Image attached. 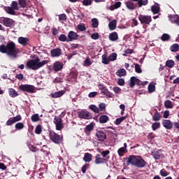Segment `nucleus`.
I'll list each match as a JSON object with an SVG mask.
<instances>
[{"label": "nucleus", "mask_w": 179, "mask_h": 179, "mask_svg": "<svg viewBox=\"0 0 179 179\" xmlns=\"http://www.w3.org/2000/svg\"><path fill=\"white\" fill-rule=\"evenodd\" d=\"M0 52L7 54L10 58H16L20 52V49L16 47L15 42L9 41L6 45H0Z\"/></svg>", "instance_id": "1"}, {"label": "nucleus", "mask_w": 179, "mask_h": 179, "mask_svg": "<svg viewBox=\"0 0 179 179\" xmlns=\"http://www.w3.org/2000/svg\"><path fill=\"white\" fill-rule=\"evenodd\" d=\"M127 166H134L135 167H137V169H143V167L146 166V164H148V162L142 158L141 156L138 155H130L128 158H126Z\"/></svg>", "instance_id": "2"}, {"label": "nucleus", "mask_w": 179, "mask_h": 179, "mask_svg": "<svg viewBox=\"0 0 179 179\" xmlns=\"http://www.w3.org/2000/svg\"><path fill=\"white\" fill-rule=\"evenodd\" d=\"M47 64H48V60H43L42 62H40V58L36 57L35 59H32L27 62L26 69L37 71V69L43 68L44 65H47Z\"/></svg>", "instance_id": "3"}, {"label": "nucleus", "mask_w": 179, "mask_h": 179, "mask_svg": "<svg viewBox=\"0 0 179 179\" xmlns=\"http://www.w3.org/2000/svg\"><path fill=\"white\" fill-rule=\"evenodd\" d=\"M49 139L56 145H59L60 143H62L64 141V138L54 131H50Z\"/></svg>", "instance_id": "4"}, {"label": "nucleus", "mask_w": 179, "mask_h": 179, "mask_svg": "<svg viewBox=\"0 0 179 179\" xmlns=\"http://www.w3.org/2000/svg\"><path fill=\"white\" fill-rule=\"evenodd\" d=\"M19 90L26 93H36V87L31 85H21L19 86Z\"/></svg>", "instance_id": "5"}, {"label": "nucleus", "mask_w": 179, "mask_h": 179, "mask_svg": "<svg viewBox=\"0 0 179 179\" xmlns=\"http://www.w3.org/2000/svg\"><path fill=\"white\" fill-rule=\"evenodd\" d=\"M96 137L99 142H104V141L107 139V133H106V130L101 129H96Z\"/></svg>", "instance_id": "6"}, {"label": "nucleus", "mask_w": 179, "mask_h": 179, "mask_svg": "<svg viewBox=\"0 0 179 179\" xmlns=\"http://www.w3.org/2000/svg\"><path fill=\"white\" fill-rule=\"evenodd\" d=\"M138 20H140L141 24L149 26L152 22V16L140 14L138 15Z\"/></svg>", "instance_id": "7"}, {"label": "nucleus", "mask_w": 179, "mask_h": 179, "mask_svg": "<svg viewBox=\"0 0 179 179\" xmlns=\"http://www.w3.org/2000/svg\"><path fill=\"white\" fill-rule=\"evenodd\" d=\"M19 121H22V115H20L13 117H10L6 122V125H7V127H10V125H13V124L19 122Z\"/></svg>", "instance_id": "8"}, {"label": "nucleus", "mask_w": 179, "mask_h": 179, "mask_svg": "<svg viewBox=\"0 0 179 179\" xmlns=\"http://www.w3.org/2000/svg\"><path fill=\"white\" fill-rule=\"evenodd\" d=\"M54 124L56 125L57 131H62L64 129V124H62V119L61 117H55L54 118Z\"/></svg>", "instance_id": "9"}, {"label": "nucleus", "mask_w": 179, "mask_h": 179, "mask_svg": "<svg viewBox=\"0 0 179 179\" xmlns=\"http://www.w3.org/2000/svg\"><path fill=\"white\" fill-rule=\"evenodd\" d=\"M79 118H83L84 120H90L92 118V115L90 112L86 110H80L78 113Z\"/></svg>", "instance_id": "10"}, {"label": "nucleus", "mask_w": 179, "mask_h": 179, "mask_svg": "<svg viewBox=\"0 0 179 179\" xmlns=\"http://www.w3.org/2000/svg\"><path fill=\"white\" fill-rule=\"evenodd\" d=\"M50 55L52 58H57L62 55V50L59 48H55L50 51Z\"/></svg>", "instance_id": "11"}, {"label": "nucleus", "mask_w": 179, "mask_h": 179, "mask_svg": "<svg viewBox=\"0 0 179 179\" xmlns=\"http://www.w3.org/2000/svg\"><path fill=\"white\" fill-rule=\"evenodd\" d=\"M78 38H79V34H78V33L73 31H70L68 34L67 42L78 40Z\"/></svg>", "instance_id": "12"}, {"label": "nucleus", "mask_w": 179, "mask_h": 179, "mask_svg": "<svg viewBox=\"0 0 179 179\" xmlns=\"http://www.w3.org/2000/svg\"><path fill=\"white\" fill-rule=\"evenodd\" d=\"M151 155L154 157V159H155V160H160V159H163V157H164L162 150L158 151L154 150L152 152Z\"/></svg>", "instance_id": "13"}, {"label": "nucleus", "mask_w": 179, "mask_h": 179, "mask_svg": "<svg viewBox=\"0 0 179 179\" xmlns=\"http://www.w3.org/2000/svg\"><path fill=\"white\" fill-rule=\"evenodd\" d=\"M2 22L6 27H12L15 23V21L9 17H3Z\"/></svg>", "instance_id": "14"}, {"label": "nucleus", "mask_w": 179, "mask_h": 179, "mask_svg": "<svg viewBox=\"0 0 179 179\" xmlns=\"http://www.w3.org/2000/svg\"><path fill=\"white\" fill-rule=\"evenodd\" d=\"M162 125L164 128L168 130L173 129V124L171 122L170 120H162Z\"/></svg>", "instance_id": "15"}, {"label": "nucleus", "mask_w": 179, "mask_h": 179, "mask_svg": "<svg viewBox=\"0 0 179 179\" xmlns=\"http://www.w3.org/2000/svg\"><path fill=\"white\" fill-rule=\"evenodd\" d=\"M141 80L137 78L135 76L131 77L130 78V83H129V87H134L135 85H137L138 86H141Z\"/></svg>", "instance_id": "16"}, {"label": "nucleus", "mask_w": 179, "mask_h": 179, "mask_svg": "<svg viewBox=\"0 0 179 179\" xmlns=\"http://www.w3.org/2000/svg\"><path fill=\"white\" fill-rule=\"evenodd\" d=\"M107 163V159L101 157L100 154H96L95 156V164H104Z\"/></svg>", "instance_id": "17"}, {"label": "nucleus", "mask_w": 179, "mask_h": 179, "mask_svg": "<svg viewBox=\"0 0 179 179\" xmlns=\"http://www.w3.org/2000/svg\"><path fill=\"white\" fill-rule=\"evenodd\" d=\"M64 68V64L61 62H55L53 64V71L55 72H59Z\"/></svg>", "instance_id": "18"}, {"label": "nucleus", "mask_w": 179, "mask_h": 179, "mask_svg": "<svg viewBox=\"0 0 179 179\" xmlns=\"http://www.w3.org/2000/svg\"><path fill=\"white\" fill-rule=\"evenodd\" d=\"M17 41L19 44H21V45H23V47H26L27 44H29V38L20 36L18 38Z\"/></svg>", "instance_id": "19"}, {"label": "nucleus", "mask_w": 179, "mask_h": 179, "mask_svg": "<svg viewBox=\"0 0 179 179\" xmlns=\"http://www.w3.org/2000/svg\"><path fill=\"white\" fill-rule=\"evenodd\" d=\"M65 94V91L61 90L50 94V97L52 99H58V97H62Z\"/></svg>", "instance_id": "20"}, {"label": "nucleus", "mask_w": 179, "mask_h": 179, "mask_svg": "<svg viewBox=\"0 0 179 179\" xmlns=\"http://www.w3.org/2000/svg\"><path fill=\"white\" fill-rule=\"evenodd\" d=\"M78 78V74L74 71H71L67 78L69 82H76V79Z\"/></svg>", "instance_id": "21"}, {"label": "nucleus", "mask_w": 179, "mask_h": 179, "mask_svg": "<svg viewBox=\"0 0 179 179\" xmlns=\"http://www.w3.org/2000/svg\"><path fill=\"white\" fill-rule=\"evenodd\" d=\"M133 2H137L138 8H142V6H146L149 3L148 0H131Z\"/></svg>", "instance_id": "22"}, {"label": "nucleus", "mask_w": 179, "mask_h": 179, "mask_svg": "<svg viewBox=\"0 0 179 179\" xmlns=\"http://www.w3.org/2000/svg\"><path fill=\"white\" fill-rule=\"evenodd\" d=\"M83 160L85 162V163H90V162L93 160V155L89 152H87L84 155Z\"/></svg>", "instance_id": "23"}, {"label": "nucleus", "mask_w": 179, "mask_h": 179, "mask_svg": "<svg viewBox=\"0 0 179 179\" xmlns=\"http://www.w3.org/2000/svg\"><path fill=\"white\" fill-rule=\"evenodd\" d=\"M102 94H104V96H106V97H108L109 99H113L114 95L113 93H111L110 91H108V89H107L106 87L101 92Z\"/></svg>", "instance_id": "24"}, {"label": "nucleus", "mask_w": 179, "mask_h": 179, "mask_svg": "<svg viewBox=\"0 0 179 179\" xmlns=\"http://www.w3.org/2000/svg\"><path fill=\"white\" fill-rule=\"evenodd\" d=\"M127 8V9H130V10H134V9H135V8H136V5L132 2V1H127L126 2H124Z\"/></svg>", "instance_id": "25"}, {"label": "nucleus", "mask_w": 179, "mask_h": 179, "mask_svg": "<svg viewBox=\"0 0 179 179\" xmlns=\"http://www.w3.org/2000/svg\"><path fill=\"white\" fill-rule=\"evenodd\" d=\"M108 38L110 41H117L118 40V33L114 31L109 34Z\"/></svg>", "instance_id": "26"}, {"label": "nucleus", "mask_w": 179, "mask_h": 179, "mask_svg": "<svg viewBox=\"0 0 179 179\" xmlns=\"http://www.w3.org/2000/svg\"><path fill=\"white\" fill-rule=\"evenodd\" d=\"M94 128V126L92 123L88 124V125H87L85 127V128L84 129L85 134H86V135H90L91 131H93Z\"/></svg>", "instance_id": "27"}, {"label": "nucleus", "mask_w": 179, "mask_h": 179, "mask_svg": "<svg viewBox=\"0 0 179 179\" xmlns=\"http://www.w3.org/2000/svg\"><path fill=\"white\" fill-rule=\"evenodd\" d=\"M160 120H162V114H160V113L155 109V112L152 116V121L157 122L160 121Z\"/></svg>", "instance_id": "28"}, {"label": "nucleus", "mask_w": 179, "mask_h": 179, "mask_svg": "<svg viewBox=\"0 0 179 179\" xmlns=\"http://www.w3.org/2000/svg\"><path fill=\"white\" fill-rule=\"evenodd\" d=\"M108 120H110V117L106 115H102L99 117L100 124H106V122H108Z\"/></svg>", "instance_id": "29"}, {"label": "nucleus", "mask_w": 179, "mask_h": 179, "mask_svg": "<svg viewBox=\"0 0 179 179\" xmlns=\"http://www.w3.org/2000/svg\"><path fill=\"white\" fill-rule=\"evenodd\" d=\"M108 27L110 30H115L117 29V20H113L109 22Z\"/></svg>", "instance_id": "30"}, {"label": "nucleus", "mask_w": 179, "mask_h": 179, "mask_svg": "<svg viewBox=\"0 0 179 179\" xmlns=\"http://www.w3.org/2000/svg\"><path fill=\"white\" fill-rule=\"evenodd\" d=\"M117 76H120V78L122 76H127V71L124 69H120L116 72Z\"/></svg>", "instance_id": "31"}, {"label": "nucleus", "mask_w": 179, "mask_h": 179, "mask_svg": "<svg viewBox=\"0 0 179 179\" xmlns=\"http://www.w3.org/2000/svg\"><path fill=\"white\" fill-rule=\"evenodd\" d=\"M8 94L10 96V97H17L19 96V94H17V92L13 88H10L8 90Z\"/></svg>", "instance_id": "32"}, {"label": "nucleus", "mask_w": 179, "mask_h": 179, "mask_svg": "<svg viewBox=\"0 0 179 179\" xmlns=\"http://www.w3.org/2000/svg\"><path fill=\"white\" fill-rule=\"evenodd\" d=\"M5 10L7 13H8V15H16V12L15 11V10L12 8V7H5Z\"/></svg>", "instance_id": "33"}, {"label": "nucleus", "mask_w": 179, "mask_h": 179, "mask_svg": "<svg viewBox=\"0 0 179 179\" xmlns=\"http://www.w3.org/2000/svg\"><path fill=\"white\" fill-rule=\"evenodd\" d=\"M170 50L171 52H178L179 51V45L178 43H174L170 47Z\"/></svg>", "instance_id": "34"}, {"label": "nucleus", "mask_w": 179, "mask_h": 179, "mask_svg": "<svg viewBox=\"0 0 179 179\" xmlns=\"http://www.w3.org/2000/svg\"><path fill=\"white\" fill-rule=\"evenodd\" d=\"M151 11L152 12V13L154 15H157V13H159V12H160V7H159L158 6H152L151 7Z\"/></svg>", "instance_id": "35"}, {"label": "nucleus", "mask_w": 179, "mask_h": 179, "mask_svg": "<svg viewBox=\"0 0 179 179\" xmlns=\"http://www.w3.org/2000/svg\"><path fill=\"white\" fill-rule=\"evenodd\" d=\"M160 127H162L160 122H155L152 124V129L156 131V129H160Z\"/></svg>", "instance_id": "36"}, {"label": "nucleus", "mask_w": 179, "mask_h": 179, "mask_svg": "<svg viewBox=\"0 0 179 179\" xmlns=\"http://www.w3.org/2000/svg\"><path fill=\"white\" fill-rule=\"evenodd\" d=\"M127 152H128V150H127L124 148H120L117 150V153H118V155L120 156V157H122V156H124V154L127 153Z\"/></svg>", "instance_id": "37"}, {"label": "nucleus", "mask_w": 179, "mask_h": 179, "mask_svg": "<svg viewBox=\"0 0 179 179\" xmlns=\"http://www.w3.org/2000/svg\"><path fill=\"white\" fill-rule=\"evenodd\" d=\"M89 108L90 110H92L93 113H95V114H99V113H100V110L96 106V105H90Z\"/></svg>", "instance_id": "38"}, {"label": "nucleus", "mask_w": 179, "mask_h": 179, "mask_svg": "<svg viewBox=\"0 0 179 179\" xmlns=\"http://www.w3.org/2000/svg\"><path fill=\"white\" fill-rule=\"evenodd\" d=\"M118 8H121V2L120 1H117L116 3H114V5L110 6V10H114L115 9H118Z\"/></svg>", "instance_id": "39"}, {"label": "nucleus", "mask_w": 179, "mask_h": 179, "mask_svg": "<svg viewBox=\"0 0 179 179\" xmlns=\"http://www.w3.org/2000/svg\"><path fill=\"white\" fill-rule=\"evenodd\" d=\"M125 120H127V116L120 117L115 120V125H120V124H121V122H122V121H125Z\"/></svg>", "instance_id": "40"}, {"label": "nucleus", "mask_w": 179, "mask_h": 179, "mask_svg": "<svg viewBox=\"0 0 179 179\" xmlns=\"http://www.w3.org/2000/svg\"><path fill=\"white\" fill-rule=\"evenodd\" d=\"M175 64L176 63L174 62V61L171 59L167 60L165 63V66L168 68H173Z\"/></svg>", "instance_id": "41"}, {"label": "nucleus", "mask_w": 179, "mask_h": 179, "mask_svg": "<svg viewBox=\"0 0 179 179\" xmlns=\"http://www.w3.org/2000/svg\"><path fill=\"white\" fill-rule=\"evenodd\" d=\"M102 64H104V65H108L110 64L109 58H107V55H102Z\"/></svg>", "instance_id": "42"}, {"label": "nucleus", "mask_w": 179, "mask_h": 179, "mask_svg": "<svg viewBox=\"0 0 179 179\" xmlns=\"http://www.w3.org/2000/svg\"><path fill=\"white\" fill-rule=\"evenodd\" d=\"M31 120L32 122H37L40 120V116L37 113L31 115Z\"/></svg>", "instance_id": "43"}, {"label": "nucleus", "mask_w": 179, "mask_h": 179, "mask_svg": "<svg viewBox=\"0 0 179 179\" xmlns=\"http://www.w3.org/2000/svg\"><path fill=\"white\" fill-rule=\"evenodd\" d=\"M92 27L94 29H96V27H99V20H97V18H92Z\"/></svg>", "instance_id": "44"}, {"label": "nucleus", "mask_w": 179, "mask_h": 179, "mask_svg": "<svg viewBox=\"0 0 179 179\" xmlns=\"http://www.w3.org/2000/svg\"><path fill=\"white\" fill-rule=\"evenodd\" d=\"M15 129H17V131H20V130L23 129V128H24V124L22 122H18V123L15 124Z\"/></svg>", "instance_id": "45"}, {"label": "nucleus", "mask_w": 179, "mask_h": 179, "mask_svg": "<svg viewBox=\"0 0 179 179\" xmlns=\"http://www.w3.org/2000/svg\"><path fill=\"white\" fill-rule=\"evenodd\" d=\"M41 132H43V127H41V124H38L35 128V134L40 135Z\"/></svg>", "instance_id": "46"}, {"label": "nucleus", "mask_w": 179, "mask_h": 179, "mask_svg": "<svg viewBox=\"0 0 179 179\" xmlns=\"http://www.w3.org/2000/svg\"><path fill=\"white\" fill-rule=\"evenodd\" d=\"M148 92L149 93H153V92H155L156 90V87L155 86L154 84L150 83L148 85Z\"/></svg>", "instance_id": "47"}, {"label": "nucleus", "mask_w": 179, "mask_h": 179, "mask_svg": "<svg viewBox=\"0 0 179 179\" xmlns=\"http://www.w3.org/2000/svg\"><path fill=\"white\" fill-rule=\"evenodd\" d=\"M18 3L20 8H22L24 9L27 6V2L26 1V0H18Z\"/></svg>", "instance_id": "48"}, {"label": "nucleus", "mask_w": 179, "mask_h": 179, "mask_svg": "<svg viewBox=\"0 0 179 179\" xmlns=\"http://www.w3.org/2000/svg\"><path fill=\"white\" fill-rule=\"evenodd\" d=\"M77 29L79 31H86V27L85 24H79L77 25Z\"/></svg>", "instance_id": "49"}, {"label": "nucleus", "mask_w": 179, "mask_h": 179, "mask_svg": "<svg viewBox=\"0 0 179 179\" xmlns=\"http://www.w3.org/2000/svg\"><path fill=\"white\" fill-rule=\"evenodd\" d=\"M11 8L14 10H19V4H17V1H13L11 3Z\"/></svg>", "instance_id": "50"}, {"label": "nucleus", "mask_w": 179, "mask_h": 179, "mask_svg": "<svg viewBox=\"0 0 179 179\" xmlns=\"http://www.w3.org/2000/svg\"><path fill=\"white\" fill-rule=\"evenodd\" d=\"M161 39L162 41H169L170 40V35L168 34H162Z\"/></svg>", "instance_id": "51"}, {"label": "nucleus", "mask_w": 179, "mask_h": 179, "mask_svg": "<svg viewBox=\"0 0 179 179\" xmlns=\"http://www.w3.org/2000/svg\"><path fill=\"white\" fill-rule=\"evenodd\" d=\"M109 61H115L117 59V53L113 52L109 56Z\"/></svg>", "instance_id": "52"}, {"label": "nucleus", "mask_w": 179, "mask_h": 179, "mask_svg": "<svg viewBox=\"0 0 179 179\" xmlns=\"http://www.w3.org/2000/svg\"><path fill=\"white\" fill-rule=\"evenodd\" d=\"M59 41H62L63 43H65V41H68V38L66 37V35L65 34H61L59 36Z\"/></svg>", "instance_id": "53"}, {"label": "nucleus", "mask_w": 179, "mask_h": 179, "mask_svg": "<svg viewBox=\"0 0 179 179\" xmlns=\"http://www.w3.org/2000/svg\"><path fill=\"white\" fill-rule=\"evenodd\" d=\"M135 65V71L137 73H142V69L139 64H134Z\"/></svg>", "instance_id": "54"}, {"label": "nucleus", "mask_w": 179, "mask_h": 179, "mask_svg": "<svg viewBox=\"0 0 179 179\" xmlns=\"http://www.w3.org/2000/svg\"><path fill=\"white\" fill-rule=\"evenodd\" d=\"M170 174V172L166 171V169H163L160 171V175L162 177H167Z\"/></svg>", "instance_id": "55"}, {"label": "nucleus", "mask_w": 179, "mask_h": 179, "mask_svg": "<svg viewBox=\"0 0 179 179\" xmlns=\"http://www.w3.org/2000/svg\"><path fill=\"white\" fill-rule=\"evenodd\" d=\"M164 106L166 108H171L173 107V106L171 105V101L170 100L165 101Z\"/></svg>", "instance_id": "56"}, {"label": "nucleus", "mask_w": 179, "mask_h": 179, "mask_svg": "<svg viewBox=\"0 0 179 179\" xmlns=\"http://www.w3.org/2000/svg\"><path fill=\"white\" fill-rule=\"evenodd\" d=\"M92 0H83V5L84 6H90V5H92Z\"/></svg>", "instance_id": "57"}, {"label": "nucleus", "mask_w": 179, "mask_h": 179, "mask_svg": "<svg viewBox=\"0 0 179 179\" xmlns=\"http://www.w3.org/2000/svg\"><path fill=\"white\" fill-rule=\"evenodd\" d=\"M100 37V35H99V33L96 32L94 33L91 35V38H92V40H99Z\"/></svg>", "instance_id": "58"}, {"label": "nucleus", "mask_w": 179, "mask_h": 179, "mask_svg": "<svg viewBox=\"0 0 179 179\" xmlns=\"http://www.w3.org/2000/svg\"><path fill=\"white\" fill-rule=\"evenodd\" d=\"M29 150H31V152H38V149L33 145H29Z\"/></svg>", "instance_id": "59"}, {"label": "nucleus", "mask_w": 179, "mask_h": 179, "mask_svg": "<svg viewBox=\"0 0 179 179\" xmlns=\"http://www.w3.org/2000/svg\"><path fill=\"white\" fill-rule=\"evenodd\" d=\"M99 111H104V110H106V103H99Z\"/></svg>", "instance_id": "60"}, {"label": "nucleus", "mask_w": 179, "mask_h": 179, "mask_svg": "<svg viewBox=\"0 0 179 179\" xmlns=\"http://www.w3.org/2000/svg\"><path fill=\"white\" fill-rule=\"evenodd\" d=\"M109 153H110V150H106L105 151H102L101 152V155L102 157L104 159V157H107V156H108Z\"/></svg>", "instance_id": "61"}, {"label": "nucleus", "mask_w": 179, "mask_h": 179, "mask_svg": "<svg viewBox=\"0 0 179 179\" xmlns=\"http://www.w3.org/2000/svg\"><path fill=\"white\" fill-rule=\"evenodd\" d=\"M92 65V61L90 59H86L84 61V66H90Z\"/></svg>", "instance_id": "62"}, {"label": "nucleus", "mask_w": 179, "mask_h": 179, "mask_svg": "<svg viewBox=\"0 0 179 179\" xmlns=\"http://www.w3.org/2000/svg\"><path fill=\"white\" fill-rule=\"evenodd\" d=\"M62 78L61 77H57L53 80V83H62Z\"/></svg>", "instance_id": "63"}, {"label": "nucleus", "mask_w": 179, "mask_h": 179, "mask_svg": "<svg viewBox=\"0 0 179 179\" xmlns=\"http://www.w3.org/2000/svg\"><path fill=\"white\" fill-rule=\"evenodd\" d=\"M173 23H175L177 26H179V16L174 17V20H172Z\"/></svg>", "instance_id": "64"}]
</instances>
